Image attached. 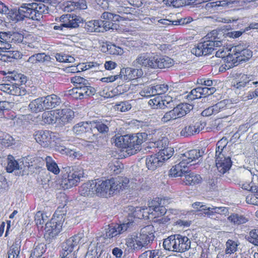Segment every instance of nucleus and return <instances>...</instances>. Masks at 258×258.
<instances>
[{"label": "nucleus", "instance_id": "680f3d73", "mask_svg": "<svg viewBox=\"0 0 258 258\" xmlns=\"http://www.w3.org/2000/svg\"><path fill=\"white\" fill-rule=\"evenodd\" d=\"M239 185L241 186V187L244 189L248 191H250L252 192H255V191H257V185H253L251 183V182H241L239 183Z\"/></svg>", "mask_w": 258, "mask_h": 258}, {"label": "nucleus", "instance_id": "13d9d810", "mask_svg": "<svg viewBox=\"0 0 258 258\" xmlns=\"http://www.w3.org/2000/svg\"><path fill=\"white\" fill-rule=\"evenodd\" d=\"M155 95H159L166 93L169 89L167 85L165 84L154 85Z\"/></svg>", "mask_w": 258, "mask_h": 258}, {"label": "nucleus", "instance_id": "f8f14e48", "mask_svg": "<svg viewBox=\"0 0 258 258\" xmlns=\"http://www.w3.org/2000/svg\"><path fill=\"white\" fill-rule=\"evenodd\" d=\"M114 123L113 121L108 120L107 119H94L90 121V124L92 131L96 129L98 134L104 138L108 136L109 132L110 127Z\"/></svg>", "mask_w": 258, "mask_h": 258}, {"label": "nucleus", "instance_id": "aec40b11", "mask_svg": "<svg viewBox=\"0 0 258 258\" xmlns=\"http://www.w3.org/2000/svg\"><path fill=\"white\" fill-rule=\"evenodd\" d=\"M95 194L98 196L106 197L107 195H109V181L108 180H100L98 179L94 180Z\"/></svg>", "mask_w": 258, "mask_h": 258}, {"label": "nucleus", "instance_id": "ea45409f", "mask_svg": "<svg viewBox=\"0 0 258 258\" xmlns=\"http://www.w3.org/2000/svg\"><path fill=\"white\" fill-rule=\"evenodd\" d=\"M178 108H175L174 107L173 109L168 112L165 113L164 116L162 117L161 120L163 122H167L171 120L175 119L177 118L182 117V113L178 114Z\"/></svg>", "mask_w": 258, "mask_h": 258}, {"label": "nucleus", "instance_id": "c03bdc74", "mask_svg": "<svg viewBox=\"0 0 258 258\" xmlns=\"http://www.w3.org/2000/svg\"><path fill=\"white\" fill-rule=\"evenodd\" d=\"M46 165L47 169L53 172L55 174H57L59 172V169L57 164L53 161L50 156H46L45 158Z\"/></svg>", "mask_w": 258, "mask_h": 258}, {"label": "nucleus", "instance_id": "6ab92c4d", "mask_svg": "<svg viewBox=\"0 0 258 258\" xmlns=\"http://www.w3.org/2000/svg\"><path fill=\"white\" fill-rule=\"evenodd\" d=\"M62 5L64 11L68 12L77 9L84 10L87 8L85 0H66Z\"/></svg>", "mask_w": 258, "mask_h": 258}, {"label": "nucleus", "instance_id": "423d86ee", "mask_svg": "<svg viewBox=\"0 0 258 258\" xmlns=\"http://www.w3.org/2000/svg\"><path fill=\"white\" fill-rule=\"evenodd\" d=\"M217 31L213 30L206 36V39L211 38L209 40H205L204 42L199 43L195 47L191 50V52L196 56L206 55L211 54L217 47L223 45L221 41L216 40Z\"/></svg>", "mask_w": 258, "mask_h": 258}, {"label": "nucleus", "instance_id": "37998d69", "mask_svg": "<svg viewBox=\"0 0 258 258\" xmlns=\"http://www.w3.org/2000/svg\"><path fill=\"white\" fill-rule=\"evenodd\" d=\"M85 138H86L89 142L94 143L97 145H102L104 139L103 137H101L98 133H91L88 132L85 135Z\"/></svg>", "mask_w": 258, "mask_h": 258}, {"label": "nucleus", "instance_id": "09e8293b", "mask_svg": "<svg viewBox=\"0 0 258 258\" xmlns=\"http://www.w3.org/2000/svg\"><path fill=\"white\" fill-rule=\"evenodd\" d=\"M173 150L171 148L165 147L162 149H160V151L157 153V155L159 157H161V159H163V162L169 159L173 154Z\"/></svg>", "mask_w": 258, "mask_h": 258}, {"label": "nucleus", "instance_id": "f3484780", "mask_svg": "<svg viewBox=\"0 0 258 258\" xmlns=\"http://www.w3.org/2000/svg\"><path fill=\"white\" fill-rule=\"evenodd\" d=\"M87 88H78L76 87L68 91L69 94L76 99H84L93 96L95 94V88H91L88 91Z\"/></svg>", "mask_w": 258, "mask_h": 258}, {"label": "nucleus", "instance_id": "0eeeda50", "mask_svg": "<svg viewBox=\"0 0 258 258\" xmlns=\"http://www.w3.org/2000/svg\"><path fill=\"white\" fill-rule=\"evenodd\" d=\"M132 222L123 223L121 224H113L106 225L101 234L97 237V244L99 243L107 245L111 243L113 237L130 230V225Z\"/></svg>", "mask_w": 258, "mask_h": 258}, {"label": "nucleus", "instance_id": "338daca9", "mask_svg": "<svg viewBox=\"0 0 258 258\" xmlns=\"http://www.w3.org/2000/svg\"><path fill=\"white\" fill-rule=\"evenodd\" d=\"M20 253L19 247L17 244H13L8 252V258H17Z\"/></svg>", "mask_w": 258, "mask_h": 258}, {"label": "nucleus", "instance_id": "7ed1b4c3", "mask_svg": "<svg viewBox=\"0 0 258 258\" xmlns=\"http://www.w3.org/2000/svg\"><path fill=\"white\" fill-rule=\"evenodd\" d=\"M202 156V153L199 150L193 149L187 151L181 154L180 162L175 164L170 170L169 175L172 177L182 176L183 174L187 173L189 166L195 163L200 157Z\"/></svg>", "mask_w": 258, "mask_h": 258}, {"label": "nucleus", "instance_id": "c9c22d12", "mask_svg": "<svg viewBox=\"0 0 258 258\" xmlns=\"http://www.w3.org/2000/svg\"><path fill=\"white\" fill-rule=\"evenodd\" d=\"M43 102V97L37 98L30 103L29 107L33 112L42 111L45 109Z\"/></svg>", "mask_w": 258, "mask_h": 258}, {"label": "nucleus", "instance_id": "c85d7f7f", "mask_svg": "<svg viewBox=\"0 0 258 258\" xmlns=\"http://www.w3.org/2000/svg\"><path fill=\"white\" fill-rule=\"evenodd\" d=\"M155 69L168 68L174 64V60L168 56L161 57L156 55Z\"/></svg>", "mask_w": 258, "mask_h": 258}, {"label": "nucleus", "instance_id": "4468645a", "mask_svg": "<svg viewBox=\"0 0 258 258\" xmlns=\"http://www.w3.org/2000/svg\"><path fill=\"white\" fill-rule=\"evenodd\" d=\"M55 20H59L61 22L60 25L54 26L53 29L55 30H63V28H76L83 22L82 17H56Z\"/></svg>", "mask_w": 258, "mask_h": 258}, {"label": "nucleus", "instance_id": "e2e57ef3", "mask_svg": "<svg viewBox=\"0 0 258 258\" xmlns=\"http://www.w3.org/2000/svg\"><path fill=\"white\" fill-rule=\"evenodd\" d=\"M175 108H178V111L179 112H178V114H180V113H183L182 115V116L185 115L186 114H187L188 112H189V111L192 109V106L191 105H189L187 103H182L179 105H178Z\"/></svg>", "mask_w": 258, "mask_h": 258}, {"label": "nucleus", "instance_id": "412c9836", "mask_svg": "<svg viewBox=\"0 0 258 258\" xmlns=\"http://www.w3.org/2000/svg\"><path fill=\"white\" fill-rule=\"evenodd\" d=\"M58 122L61 124H65L71 122L74 117V112L70 108L57 109Z\"/></svg>", "mask_w": 258, "mask_h": 258}, {"label": "nucleus", "instance_id": "4be33fe9", "mask_svg": "<svg viewBox=\"0 0 258 258\" xmlns=\"http://www.w3.org/2000/svg\"><path fill=\"white\" fill-rule=\"evenodd\" d=\"M51 134L48 131H39L35 135V139L42 147H47L51 143Z\"/></svg>", "mask_w": 258, "mask_h": 258}, {"label": "nucleus", "instance_id": "2f4dec72", "mask_svg": "<svg viewBox=\"0 0 258 258\" xmlns=\"http://www.w3.org/2000/svg\"><path fill=\"white\" fill-rule=\"evenodd\" d=\"M57 109L49 111H45L42 115V120L45 123L48 124H53L58 122Z\"/></svg>", "mask_w": 258, "mask_h": 258}, {"label": "nucleus", "instance_id": "dca6fc26", "mask_svg": "<svg viewBox=\"0 0 258 258\" xmlns=\"http://www.w3.org/2000/svg\"><path fill=\"white\" fill-rule=\"evenodd\" d=\"M150 105L153 104L154 108H164L165 107L172 108L174 107L173 98L170 96H165L164 97H155L153 99L150 100L149 102Z\"/></svg>", "mask_w": 258, "mask_h": 258}, {"label": "nucleus", "instance_id": "39448f33", "mask_svg": "<svg viewBox=\"0 0 258 258\" xmlns=\"http://www.w3.org/2000/svg\"><path fill=\"white\" fill-rule=\"evenodd\" d=\"M66 205L58 207L49 222L45 223L44 237L46 239H52L60 231L66 217Z\"/></svg>", "mask_w": 258, "mask_h": 258}, {"label": "nucleus", "instance_id": "c756f323", "mask_svg": "<svg viewBox=\"0 0 258 258\" xmlns=\"http://www.w3.org/2000/svg\"><path fill=\"white\" fill-rule=\"evenodd\" d=\"M43 99L45 109H52L58 106L60 103V98L54 94L43 97Z\"/></svg>", "mask_w": 258, "mask_h": 258}, {"label": "nucleus", "instance_id": "ddd939ff", "mask_svg": "<svg viewBox=\"0 0 258 258\" xmlns=\"http://www.w3.org/2000/svg\"><path fill=\"white\" fill-rule=\"evenodd\" d=\"M156 60V55L150 53H143L137 56L133 63L134 66L137 68L146 67L155 69L154 63Z\"/></svg>", "mask_w": 258, "mask_h": 258}, {"label": "nucleus", "instance_id": "69168bd1", "mask_svg": "<svg viewBox=\"0 0 258 258\" xmlns=\"http://www.w3.org/2000/svg\"><path fill=\"white\" fill-rule=\"evenodd\" d=\"M248 45H247L246 44H239L233 47L231 49L230 51H232V53H233L234 55H235V57H236V56H238V54H240L241 52L243 51V50L246 49Z\"/></svg>", "mask_w": 258, "mask_h": 258}, {"label": "nucleus", "instance_id": "cd10ccee", "mask_svg": "<svg viewBox=\"0 0 258 258\" xmlns=\"http://www.w3.org/2000/svg\"><path fill=\"white\" fill-rule=\"evenodd\" d=\"M192 21L193 19L192 17L181 18L177 20H170L167 19H163L160 20L157 19V21L158 22V23H160L165 25H171L174 26L183 25L185 24H187Z\"/></svg>", "mask_w": 258, "mask_h": 258}, {"label": "nucleus", "instance_id": "72a5a7b5", "mask_svg": "<svg viewBox=\"0 0 258 258\" xmlns=\"http://www.w3.org/2000/svg\"><path fill=\"white\" fill-rule=\"evenodd\" d=\"M102 25V22L100 23L97 20H92L86 22L84 27L89 32H102L103 30Z\"/></svg>", "mask_w": 258, "mask_h": 258}, {"label": "nucleus", "instance_id": "f704fd0d", "mask_svg": "<svg viewBox=\"0 0 258 258\" xmlns=\"http://www.w3.org/2000/svg\"><path fill=\"white\" fill-rule=\"evenodd\" d=\"M188 172L187 171V173L182 175V176L184 175L185 178L183 181L186 185H194L201 182L202 178L200 175L194 173L187 174Z\"/></svg>", "mask_w": 258, "mask_h": 258}, {"label": "nucleus", "instance_id": "f257e3e1", "mask_svg": "<svg viewBox=\"0 0 258 258\" xmlns=\"http://www.w3.org/2000/svg\"><path fill=\"white\" fill-rule=\"evenodd\" d=\"M5 79L10 83L0 84V90L8 94L24 96L28 91L23 86L27 81V78L23 74L16 72H3Z\"/></svg>", "mask_w": 258, "mask_h": 258}, {"label": "nucleus", "instance_id": "9d476101", "mask_svg": "<svg viewBox=\"0 0 258 258\" xmlns=\"http://www.w3.org/2000/svg\"><path fill=\"white\" fill-rule=\"evenodd\" d=\"M206 123L198 119L189 121L181 130L180 135L184 137H190L198 134L204 129Z\"/></svg>", "mask_w": 258, "mask_h": 258}, {"label": "nucleus", "instance_id": "bf43d9fd", "mask_svg": "<svg viewBox=\"0 0 258 258\" xmlns=\"http://www.w3.org/2000/svg\"><path fill=\"white\" fill-rule=\"evenodd\" d=\"M24 37L22 34L18 32H9L8 41L13 42L14 43H20L22 42Z\"/></svg>", "mask_w": 258, "mask_h": 258}, {"label": "nucleus", "instance_id": "b1692460", "mask_svg": "<svg viewBox=\"0 0 258 258\" xmlns=\"http://www.w3.org/2000/svg\"><path fill=\"white\" fill-rule=\"evenodd\" d=\"M163 159H161V156L159 157L157 155V153L148 156L146 158V160L147 167L149 170H154L163 164Z\"/></svg>", "mask_w": 258, "mask_h": 258}, {"label": "nucleus", "instance_id": "58836bf2", "mask_svg": "<svg viewBox=\"0 0 258 258\" xmlns=\"http://www.w3.org/2000/svg\"><path fill=\"white\" fill-rule=\"evenodd\" d=\"M192 207L199 211L208 210L209 212L216 213H220L221 209V207H208L201 202H195L192 204Z\"/></svg>", "mask_w": 258, "mask_h": 258}, {"label": "nucleus", "instance_id": "a18cd8bd", "mask_svg": "<svg viewBox=\"0 0 258 258\" xmlns=\"http://www.w3.org/2000/svg\"><path fill=\"white\" fill-rule=\"evenodd\" d=\"M228 220L234 224L240 225L245 223L248 219L243 215L238 214H233L228 217Z\"/></svg>", "mask_w": 258, "mask_h": 258}, {"label": "nucleus", "instance_id": "6e6d98bb", "mask_svg": "<svg viewBox=\"0 0 258 258\" xmlns=\"http://www.w3.org/2000/svg\"><path fill=\"white\" fill-rule=\"evenodd\" d=\"M154 91V86L152 85L144 87L142 90L140 92V94L143 97H150L155 96Z\"/></svg>", "mask_w": 258, "mask_h": 258}, {"label": "nucleus", "instance_id": "a19ab883", "mask_svg": "<svg viewBox=\"0 0 258 258\" xmlns=\"http://www.w3.org/2000/svg\"><path fill=\"white\" fill-rule=\"evenodd\" d=\"M0 14L6 15L8 16H20L19 8L10 9L4 3L0 1Z\"/></svg>", "mask_w": 258, "mask_h": 258}, {"label": "nucleus", "instance_id": "603ef678", "mask_svg": "<svg viewBox=\"0 0 258 258\" xmlns=\"http://www.w3.org/2000/svg\"><path fill=\"white\" fill-rule=\"evenodd\" d=\"M175 239L174 234L168 236L167 238L164 239L163 242V246L164 248L168 251H173L174 248V240Z\"/></svg>", "mask_w": 258, "mask_h": 258}, {"label": "nucleus", "instance_id": "bb28decb", "mask_svg": "<svg viewBox=\"0 0 258 258\" xmlns=\"http://www.w3.org/2000/svg\"><path fill=\"white\" fill-rule=\"evenodd\" d=\"M162 132L159 130H155L153 133L154 136V144L157 148L161 149L167 147L168 144V139L165 136H162Z\"/></svg>", "mask_w": 258, "mask_h": 258}, {"label": "nucleus", "instance_id": "5fc2aeb1", "mask_svg": "<svg viewBox=\"0 0 258 258\" xmlns=\"http://www.w3.org/2000/svg\"><path fill=\"white\" fill-rule=\"evenodd\" d=\"M199 89L200 87L192 89L185 97H186L188 101H192L196 99L203 97L202 93H201V90H199Z\"/></svg>", "mask_w": 258, "mask_h": 258}, {"label": "nucleus", "instance_id": "9b49d317", "mask_svg": "<svg viewBox=\"0 0 258 258\" xmlns=\"http://www.w3.org/2000/svg\"><path fill=\"white\" fill-rule=\"evenodd\" d=\"M85 242L84 233L83 232H79L68 239L62 245V249L64 251L63 255L64 258H68V255L73 251L75 247L79 244H84Z\"/></svg>", "mask_w": 258, "mask_h": 258}, {"label": "nucleus", "instance_id": "473e14b6", "mask_svg": "<svg viewBox=\"0 0 258 258\" xmlns=\"http://www.w3.org/2000/svg\"><path fill=\"white\" fill-rule=\"evenodd\" d=\"M92 130L90 122H81L76 124L73 127V132L77 135H85L88 133L89 130Z\"/></svg>", "mask_w": 258, "mask_h": 258}, {"label": "nucleus", "instance_id": "f03ea898", "mask_svg": "<svg viewBox=\"0 0 258 258\" xmlns=\"http://www.w3.org/2000/svg\"><path fill=\"white\" fill-rule=\"evenodd\" d=\"M155 229L152 225H148L142 228L140 232L133 233L131 237L125 239L128 247H132L135 250H139L142 248H148V246L152 243L155 238Z\"/></svg>", "mask_w": 258, "mask_h": 258}, {"label": "nucleus", "instance_id": "3c124183", "mask_svg": "<svg viewBox=\"0 0 258 258\" xmlns=\"http://www.w3.org/2000/svg\"><path fill=\"white\" fill-rule=\"evenodd\" d=\"M131 108V104L127 101L117 103L114 106V108L115 110L120 112L127 111L130 110Z\"/></svg>", "mask_w": 258, "mask_h": 258}, {"label": "nucleus", "instance_id": "864d4df0", "mask_svg": "<svg viewBox=\"0 0 258 258\" xmlns=\"http://www.w3.org/2000/svg\"><path fill=\"white\" fill-rule=\"evenodd\" d=\"M47 220V217L45 214L42 213L40 211L36 213L35 216V222L36 224L41 228L43 227V224Z\"/></svg>", "mask_w": 258, "mask_h": 258}, {"label": "nucleus", "instance_id": "4c0bfd02", "mask_svg": "<svg viewBox=\"0 0 258 258\" xmlns=\"http://www.w3.org/2000/svg\"><path fill=\"white\" fill-rule=\"evenodd\" d=\"M178 247L180 248L179 249L180 253L188 250L190 248V240L187 237L180 234H178Z\"/></svg>", "mask_w": 258, "mask_h": 258}, {"label": "nucleus", "instance_id": "de8ad7c7", "mask_svg": "<svg viewBox=\"0 0 258 258\" xmlns=\"http://www.w3.org/2000/svg\"><path fill=\"white\" fill-rule=\"evenodd\" d=\"M252 55V51L249 49H245L243 50L240 54H238V56H236V61L239 62H242L246 61L249 60Z\"/></svg>", "mask_w": 258, "mask_h": 258}, {"label": "nucleus", "instance_id": "4d7b16f0", "mask_svg": "<svg viewBox=\"0 0 258 258\" xmlns=\"http://www.w3.org/2000/svg\"><path fill=\"white\" fill-rule=\"evenodd\" d=\"M45 245L43 243H39L34 248L32 252L31 255H33L36 257L41 256L42 254L45 251L46 247Z\"/></svg>", "mask_w": 258, "mask_h": 258}, {"label": "nucleus", "instance_id": "49530a36", "mask_svg": "<svg viewBox=\"0 0 258 258\" xmlns=\"http://www.w3.org/2000/svg\"><path fill=\"white\" fill-rule=\"evenodd\" d=\"M237 241H234L231 239H228L226 242V254H231L237 250V246L239 245Z\"/></svg>", "mask_w": 258, "mask_h": 258}, {"label": "nucleus", "instance_id": "8fccbe9b", "mask_svg": "<svg viewBox=\"0 0 258 258\" xmlns=\"http://www.w3.org/2000/svg\"><path fill=\"white\" fill-rule=\"evenodd\" d=\"M243 174L246 176H251V183L253 185H258V170L255 169L250 170H246L244 171Z\"/></svg>", "mask_w": 258, "mask_h": 258}, {"label": "nucleus", "instance_id": "79ce46f5", "mask_svg": "<svg viewBox=\"0 0 258 258\" xmlns=\"http://www.w3.org/2000/svg\"><path fill=\"white\" fill-rule=\"evenodd\" d=\"M250 81L247 75H242L239 80L233 82V86L236 89L241 90L247 85H249ZM250 85L251 86V84H250Z\"/></svg>", "mask_w": 258, "mask_h": 258}, {"label": "nucleus", "instance_id": "6e6552de", "mask_svg": "<svg viewBox=\"0 0 258 258\" xmlns=\"http://www.w3.org/2000/svg\"><path fill=\"white\" fill-rule=\"evenodd\" d=\"M64 169L68 174V176L62 180L61 184L63 188H70L77 185L81 178L83 177L84 171L80 166H67Z\"/></svg>", "mask_w": 258, "mask_h": 258}, {"label": "nucleus", "instance_id": "a878e982", "mask_svg": "<svg viewBox=\"0 0 258 258\" xmlns=\"http://www.w3.org/2000/svg\"><path fill=\"white\" fill-rule=\"evenodd\" d=\"M23 163L18 162L12 155H9L7 158L6 170L8 172L12 173L17 170H23Z\"/></svg>", "mask_w": 258, "mask_h": 258}, {"label": "nucleus", "instance_id": "7c9ffc66", "mask_svg": "<svg viewBox=\"0 0 258 258\" xmlns=\"http://www.w3.org/2000/svg\"><path fill=\"white\" fill-rule=\"evenodd\" d=\"M71 81L75 87L79 89L87 88L88 89V91H89V90H90L91 88H94L90 85V83L87 80L80 76L72 77L71 78Z\"/></svg>", "mask_w": 258, "mask_h": 258}, {"label": "nucleus", "instance_id": "0e129e2a", "mask_svg": "<svg viewBox=\"0 0 258 258\" xmlns=\"http://www.w3.org/2000/svg\"><path fill=\"white\" fill-rule=\"evenodd\" d=\"M139 258H159V250H147L142 253Z\"/></svg>", "mask_w": 258, "mask_h": 258}, {"label": "nucleus", "instance_id": "052dcab7", "mask_svg": "<svg viewBox=\"0 0 258 258\" xmlns=\"http://www.w3.org/2000/svg\"><path fill=\"white\" fill-rule=\"evenodd\" d=\"M55 57L57 61L60 62H72L74 60V57L63 54L61 53H57L55 54Z\"/></svg>", "mask_w": 258, "mask_h": 258}, {"label": "nucleus", "instance_id": "393cba45", "mask_svg": "<svg viewBox=\"0 0 258 258\" xmlns=\"http://www.w3.org/2000/svg\"><path fill=\"white\" fill-rule=\"evenodd\" d=\"M94 180L84 183L79 189L80 194L84 197H92L95 195Z\"/></svg>", "mask_w": 258, "mask_h": 258}, {"label": "nucleus", "instance_id": "1a4fd4ad", "mask_svg": "<svg viewBox=\"0 0 258 258\" xmlns=\"http://www.w3.org/2000/svg\"><path fill=\"white\" fill-rule=\"evenodd\" d=\"M48 7L42 3L25 4L19 8L20 16H36L43 14H48Z\"/></svg>", "mask_w": 258, "mask_h": 258}, {"label": "nucleus", "instance_id": "774afa93", "mask_svg": "<svg viewBox=\"0 0 258 258\" xmlns=\"http://www.w3.org/2000/svg\"><path fill=\"white\" fill-rule=\"evenodd\" d=\"M107 49L110 53L114 55H121L123 53V50L121 47L114 44L107 45Z\"/></svg>", "mask_w": 258, "mask_h": 258}, {"label": "nucleus", "instance_id": "5701e85b", "mask_svg": "<svg viewBox=\"0 0 258 258\" xmlns=\"http://www.w3.org/2000/svg\"><path fill=\"white\" fill-rule=\"evenodd\" d=\"M161 199L160 200L159 198H158L149 203L150 210L152 211V214L156 215V216L159 217L166 214L167 210L165 207L161 206Z\"/></svg>", "mask_w": 258, "mask_h": 258}, {"label": "nucleus", "instance_id": "a211bd4d", "mask_svg": "<svg viewBox=\"0 0 258 258\" xmlns=\"http://www.w3.org/2000/svg\"><path fill=\"white\" fill-rule=\"evenodd\" d=\"M216 165L218 171L221 174H224L228 171L232 165L231 157L229 155L216 158Z\"/></svg>", "mask_w": 258, "mask_h": 258}, {"label": "nucleus", "instance_id": "e433bc0d", "mask_svg": "<svg viewBox=\"0 0 258 258\" xmlns=\"http://www.w3.org/2000/svg\"><path fill=\"white\" fill-rule=\"evenodd\" d=\"M133 210H134L133 212L130 213L128 216V222H132V225H130V228L132 226H133L134 223H135L134 219H145L147 218V216L145 214H144V211H142L141 208L140 207H136L135 208H133Z\"/></svg>", "mask_w": 258, "mask_h": 258}, {"label": "nucleus", "instance_id": "2eb2a0df", "mask_svg": "<svg viewBox=\"0 0 258 258\" xmlns=\"http://www.w3.org/2000/svg\"><path fill=\"white\" fill-rule=\"evenodd\" d=\"M109 181V195L115 191H120L125 189L128 185L129 179L125 177H118L108 179Z\"/></svg>", "mask_w": 258, "mask_h": 258}, {"label": "nucleus", "instance_id": "20e7f679", "mask_svg": "<svg viewBox=\"0 0 258 258\" xmlns=\"http://www.w3.org/2000/svg\"><path fill=\"white\" fill-rule=\"evenodd\" d=\"M145 135V133H139L132 136H116L114 142L116 146L126 149L127 154L132 155L141 149V145Z\"/></svg>", "mask_w": 258, "mask_h": 258}]
</instances>
